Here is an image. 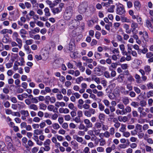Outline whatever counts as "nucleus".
<instances>
[{
  "label": "nucleus",
  "mask_w": 153,
  "mask_h": 153,
  "mask_svg": "<svg viewBox=\"0 0 153 153\" xmlns=\"http://www.w3.org/2000/svg\"><path fill=\"white\" fill-rule=\"evenodd\" d=\"M119 47L120 49L122 51V53H123V55H124L125 53L126 52L125 51V48L124 45L123 44H121L120 45Z\"/></svg>",
  "instance_id": "393cba45"
},
{
  "label": "nucleus",
  "mask_w": 153,
  "mask_h": 153,
  "mask_svg": "<svg viewBox=\"0 0 153 153\" xmlns=\"http://www.w3.org/2000/svg\"><path fill=\"white\" fill-rule=\"evenodd\" d=\"M79 22L76 19L73 20L69 22V25L70 26V28L71 29L76 28L78 26Z\"/></svg>",
  "instance_id": "423d86ee"
},
{
  "label": "nucleus",
  "mask_w": 153,
  "mask_h": 153,
  "mask_svg": "<svg viewBox=\"0 0 153 153\" xmlns=\"http://www.w3.org/2000/svg\"><path fill=\"white\" fill-rule=\"evenodd\" d=\"M40 120L41 119L37 117H35L33 119V121L36 123H39Z\"/></svg>",
  "instance_id": "de8ad7c7"
},
{
  "label": "nucleus",
  "mask_w": 153,
  "mask_h": 153,
  "mask_svg": "<svg viewBox=\"0 0 153 153\" xmlns=\"http://www.w3.org/2000/svg\"><path fill=\"white\" fill-rule=\"evenodd\" d=\"M134 89L135 92L137 94H140L141 92L140 90L137 87H134Z\"/></svg>",
  "instance_id": "603ef678"
},
{
  "label": "nucleus",
  "mask_w": 153,
  "mask_h": 153,
  "mask_svg": "<svg viewBox=\"0 0 153 153\" xmlns=\"http://www.w3.org/2000/svg\"><path fill=\"white\" fill-rule=\"evenodd\" d=\"M52 44V48L51 47H50L49 48V49L50 50V52H53V51H54L55 49V47L56 45L53 42L51 43Z\"/></svg>",
  "instance_id": "c03bdc74"
},
{
  "label": "nucleus",
  "mask_w": 153,
  "mask_h": 153,
  "mask_svg": "<svg viewBox=\"0 0 153 153\" xmlns=\"http://www.w3.org/2000/svg\"><path fill=\"white\" fill-rule=\"evenodd\" d=\"M135 131L134 132H133L131 131V134H137V133H140V132H142V126L140 124H137L136 126V128L134 130Z\"/></svg>",
  "instance_id": "6e6552de"
},
{
  "label": "nucleus",
  "mask_w": 153,
  "mask_h": 153,
  "mask_svg": "<svg viewBox=\"0 0 153 153\" xmlns=\"http://www.w3.org/2000/svg\"><path fill=\"white\" fill-rule=\"evenodd\" d=\"M116 112L117 115H123L125 114L124 111L123 110L121 111L119 109H117L116 110Z\"/></svg>",
  "instance_id": "e433bc0d"
},
{
  "label": "nucleus",
  "mask_w": 153,
  "mask_h": 153,
  "mask_svg": "<svg viewBox=\"0 0 153 153\" xmlns=\"http://www.w3.org/2000/svg\"><path fill=\"white\" fill-rule=\"evenodd\" d=\"M54 108V106L53 105H49L48 106V109L50 111H52Z\"/></svg>",
  "instance_id": "680f3d73"
},
{
  "label": "nucleus",
  "mask_w": 153,
  "mask_h": 153,
  "mask_svg": "<svg viewBox=\"0 0 153 153\" xmlns=\"http://www.w3.org/2000/svg\"><path fill=\"white\" fill-rule=\"evenodd\" d=\"M128 52L129 53H131L132 51V48L133 47V45L131 44H128L127 45Z\"/></svg>",
  "instance_id": "2f4dec72"
},
{
  "label": "nucleus",
  "mask_w": 153,
  "mask_h": 153,
  "mask_svg": "<svg viewBox=\"0 0 153 153\" xmlns=\"http://www.w3.org/2000/svg\"><path fill=\"white\" fill-rule=\"evenodd\" d=\"M33 42V40L32 39H29L26 41L25 43L26 44V45H30L32 44Z\"/></svg>",
  "instance_id": "5fc2aeb1"
},
{
  "label": "nucleus",
  "mask_w": 153,
  "mask_h": 153,
  "mask_svg": "<svg viewBox=\"0 0 153 153\" xmlns=\"http://www.w3.org/2000/svg\"><path fill=\"white\" fill-rule=\"evenodd\" d=\"M139 35L140 36L142 35V37L144 40L146 41H148L149 39V36L147 32L144 30L143 32L140 31L139 32Z\"/></svg>",
  "instance_id": "39448f33"
},
{
  "label": "nucleus",
  "mask_w": 153,
  "mask_h": 153,
  "mask_svg": "<svg viewBox=\"0 0 153 153\" xmlns=\"http://www.w3.org/2000/svg\"><path fill=\"white\" fill-rule=\"evenodd\" d=\"M121 20L122 22L130 23V20L127 17L124 16H122L121 17Z\"/></svg>",
  "instance_id": "ddd939ff"
},
{
  "label": "nucleus",
  "mask_w": 153,
  "mask_h": 153,
  "mask_svg": "<svg viewBox=\"0 0 153 153\" xmlns=\"http://www.w3.org/2000/svg\"><path fill=\"white\" fill-rule=\"evenodd\" d=\"M138 24L137 23L133 21H132V23L131 24V27L132 33H135V32H137L138 31L137 30H136V29L138 28Z\"/></svg>",
  "instance_id": "0eeeda50"
},
{
  "label": "nucleus",
  "mask_w": 153,
  "mask_h": 153,
  "mask_svg": "<svg viewBox=\"0 0 153 153\" xmlns=\"http://www.w3.org/2000/svg\"><path fill=\"white\" fill-rule=\"evenodd\" d=\"M24 48L25 50L26 51L27 53V54L31 53V50L30 49L28 45H25Z\"/></svg>",
  "instance_id": "bb28decb"
},
{
  "label": "nucleus",
  "mask_w": 153,
  "mask_h": 153,
  "mask_svg": "<svg viewBox=\"0 0 153 153\" xmlns=\"http://www.w3.org/2000/svg\"><path fill=\"white\" fill-rule=\"evenodd\" d=\"M83 80L82 76H81L76 78L75 80L76 82L78 84H79Z\"/></svg>",
  "instance_id": "c85d7f7f"
},
{
  "label": "nucleus",
  "mask_w": 153,
  "mask_h": 153,
  "mask_svg": "<svg viewBox=\"0 0 153 153\" xmlns=\"http://www.w3.org/2000/svg\"><path fill=\"white\" fill-rule=\"evenodd\" d=\"M146 26L148 28H149L150 27H151V26H152V24L149 20H147L146 21Z\"/></svg>",
  "instance_id": "a18cd8bd"
},
{
  "label": "nucleus",
  "mask_w": 153,
  "mask_h": 153,
  "mask_svg": "<svg viewBox=\"0 0 153 153\" xmlns=\"http://www.w3.org/2000/svg\"><path fill=\"white\" fill-rule=\"evenodd\" d=\"M29 108L30 109H32L34 111H37L38 110V108L36 105L32 104L29 105Z\"/></svg>",
  "instance_id": "dca6fc26"
},
{
  "label": "nucleus",
  "mask_w": 153,
  "mask_h": 153,
  "mask_svg": "<svg viewBox=\"0 0 153 153\" xmlns=\"http://www.w3.org/2000/svg\"><path fill=\"white\" fill-rule=\"evenodd\" d=\"M39 150L38 147H34L31 149V152L32 153H37Z\"/></svg>",
  "instance_id": "473e14b6"
},
{
  "label": "nucleus",
  "mask_w": 153,
  "mask_h": 153,
  "mask_svg": "<svg viewBox=\"0 0 153 153\" xmlns=\"http://www.w3.org/2000/svg\"><path fill=\"white\" fill-rule=\"evenodd\" d=\"M44 12L45 13V15L46 17H49L51 16V13L50 10L48 7H46L44 9Z\"/></svg>",
  "instance_id": "2eb2a0df"
},
{
  "label": "nucleus",
  "mask_w": 153,
  "mask_h": 153,
  "mask_svg": "<svg viewBox=\"0 0 153 153\" xmlns=\"http://www.w3.org/2000/svg\"><path fill=\"white\" fill-rule=\"evenodd\" d=\"M44 113L41 111H39L37 113V116L40 118H42L44 116Z\"/></svg>",
  "instance_id": "4d7b16f0"
},
{
  "label": "nucleus",
  "mask_w": 153,
  "mask_h": 153,
  "mask_svg": "<svg viewBox=\"0 0 153 153\" xmlns=\"http://www.w3.org/2000/svg\"><path fill=\"white\" fill-rule=\"evenodd\" d=\"M98 107L100 110L101 111H103L105 109V106L100 103H99L98 104Z\"/></svg>",
  "instance_id": "c9c22d12"
},
{
  "label": "nucleus",
  "mask_w": 153,
  "mask_h": 153,
  "mask_svg": "<svg viewBox=\"0 0 153 153\" xmlns=\"http://www.w3.org/2000/svg\"><path fill=\"white\" fill-rule=\"evenodd\" d=\"M37 25L40 27H43L44 26L43 23L41 21H38L36 22Z\"/></svg>",
  "instance_id": "0e129e2a"
},
{
  "label": "nucleus",
  "mask_w": 153,
  "mask_h": 153,
  "mask_svg": "<svg viewBox=\"0 0 153 153\" xmlns=\"http://www.w3.org/2000/svg\"><path fill=\"white\" fill-rule=\"evenodd\" d=\"M144 70L146 73L149 74L151 71L150 67L148 65H146L144 67Z\"/></svg>",
  "instance_id": "6ab92c4d"
},
{
  "label": "nucleus",
  "mask_w": 153,
  "mask_h": 153,
  "mask_svg": "<svg viewBox=\"0 0 153 153\" xmlns=\"http://www.w3.org/2000/svg\"><path fill=\"white\" fill-rule=\"evenodd\" d=\"M74 13V10L71 6L67 7L64 14V17L65 19L69 20L72 16Z\"/></svg>",
  "instance_id": "f257e3e1"
},
{
  "label": "nucleus",
  "mask_w": 153,
  "mask_h": 153,
  "mask_svg": "<svg viewBox=\"0 0 153 153\" xmlns=\"http://www.w3.org/2000/svg\"><path fill=\"white\" fill-rule=\"evenodd\" d=\"M124 55L126 56V61H129L131 60V57L130 55H128V52H126L125 53Z\"/></svg>",
  "instance_id": "37998d69"
},
{
  "label": "nucleus",
  "mask_w": 153,
  "mask_h": 153,
  "mask_svg": "<svg viewBox=\"0 0 153 153\" xmlns=\"http://www.w3.org/2000/svg\"><path fill=\"white\" fill-rule=\"evenodd\" d=\"M19 36L18 33L16 32L15 31L13 33L12 37L13 39H16L18 38Z\"/></svg>",
  "instance_id": "f704fd0d"
},
{
  "label": "nucleus",
  "mask_w": 153,
  "mask_h": 153,
  "mask_svg": "<svg viewBox=\"0 0 153 153\" xmlns=\"http://www.w3.org/2000/svg\"><path fill=\"white\" fill-rule=\"evenodd\" d=\"M14 72L11 70H9L7 72V74L8 76H11L12 75Z\"/></svg>",
  "instance_id": "bf43d9fd"
},
{
  "label": "nucleus",
  "mask_w": 153,
  "mask_h": 153,
  "mask_svg": "<svg viewBox=\"0 0 153 153\" xmlns=\"http://www.w3.org/2000/svg\"><path fill=\"white\" fill-rule=\"evenodd\" d=\"M115 6L114 5H112L110 6V7L108 9V12L110 13H113L114 12V9L115 8Z\"/></svg>",
  "instance_id": "7c9ffc66"
},
{
  "label": "nucleus",
  "mask_w": 153,
  "mask_h": 153,
  "mask_svg": "<svg viewBox=\"0 0 153 153\" xmlns=\"http://www.w3.org/2000/svg\"><path fill=\"white\" fill-rule=\"evenodd\" d=\"M20 33L21 34L26 35L27 33V31L24 29H22L20 30Z\"/></svg>",
  "instance_id": "69168bd1"
},
{
  "label": "nucleus",
  "mask_w": 153,
  "mask_h": 153,
  "mask_svg": "<svg viewBox=\"0 0 153 153\" xmlns=\"http://www.w3.org/2000/svg\"><path fill=\"white\" fill-rule=\"evenodd\" d=\"M134 6L137 10L140 9V4L139 1H134Z\"/></svg>",
  "instance_id": "a211bd4d"
},
{
  "label": "nucleus",
  "mask_w": 153,
  "mask_h": 153,
  "mask_svg": "<svg viewBox=\"0 0 153 153\" xmlns=\"http://www.w3.org/2000/svg\"><path fill=\"white\" fill-rule=\"evenodd\" d=\"M90 105L86 103H85L82 105V107L85 109H89L90 108Z\"/></svg>",
  "instance_id": "774afa93"
},
{
  "label": "nucleus",
  "mask_w": 153,
  "mask_h": 153,
  "mask_svg": "<svg viewBox=\"0 0 153 153\" xmlns=\"http://www.w3.org/2000/svg\"><path fill=\"white\" fill-rule=\"evenodd\" d=\"M84 114L88 117H90L91 116L89 111H84Z\"/></svg>",
  "instance_id": "13d9d810"
},
{
  "label": "nucleus",
  "mask_w": 153,
  "mask_h": 153,
  "mask_svg": "<svg viewBox=\"0 0 153 153\" xmlns=\"http://www.w3.org/2000/svg\"><path fill=\"white\" fill-rule=\"evenodd\" d=\"M122 101L125 105H128L129 102V100L128 97H125L122 98Z\"/></svg>",
  "instance_id": "f8f14e48"
},
{
  "label": "nucleus",
  "mask_w": 153,
  "mask_h": 153,
  "mask_svg": "<svg viewBox=\"0 0 153 153\" xmlns=\"http://www.w3.org/2000/svg\"><path fill=\"white\" fill-rule=\"evenodd\" d=\"M40 90L38 89H34L33 90V93L35 95H37L39 94Z\"/></svg>",
  "instance_id": "a19ab883"
},
{
  "label": "nucleus",
  "mask_w": 153,
  "mask_h": 153,
  "mask_svg": "<svg viewBox=\"0 0 153 153\" xmlns=\"http://www.w3.org/2000/svg\"><path fill=\"white\" fill-rule=\"evenodd\" d=\"M88 7V4L87 3L84 2L81 4L79 6L78 10L79 12L83 14L86 11Z\"/></svg>",
  "instance_id": "f03ea898"
},
{
  "label": "nucleus",
  "mask_w": 153,
  "mask_h": 153,
  "mask_svg": "<svg viewBox=\"0 0 153 153\" xmlns=\"http://www.w3.org/2000/svg\"><path fill=\"white\" fill-rule=\"evenodd\" d=\"M147 97L149 98L153 96V91H150L147 93Z\"/></svg>",
  "instance_id": "ea45409f"
},
{
  "label": "nucleus",
  "mask_w": 153,
  "mask_h": 153,
  "mask_svg": "<svg viewBox=\"0 0 153 153\" xmlns=\"http://www.w3.org/2000/svg\"><path fill=\"white\" fill-rule=\"evenodd\" d=\"M84 122L86 124L87 128H91L92 127V124L88 119H85L84 120Z\"/></svg>",
  "instance_id": "9b49d317"
},
{
  "label": "nucleus",
  "mask_w": 153,
  "mask_h": 153,
  "mask_svg": "<svg viewBox=\"0 0 153 153\" xmlns=\"http://www.w3.org/2000/svg\"><path fill=\"white\" fill-rule=\"evenodd\" d=\"M111 65L109 66L108 67L110 70H112L111 68L115 69L117 66V64L116 63L113 62L111 63Z\"/></svg>",
  "instance_id": "a878e982"
},
{
  "label": "nucleus",
  "mask_w": 153,
  "mask_h": 153,
  "mask_svg": "<svg viewBox=\"0 0 153 153\" xmlns=\"http://www.w3.org/2000/svg\"><path fill=\"white\" fill-rule=\"evenodd\" d=\"M123 110L124 111L125 114L127 113L130 112L131 111V108L129 106H127Z\"/></svg>",
  "instance_id": "cd10ccee"
},
{
  "label": "nucleus",
  "mask_w": 153,
  "mask_h": 153,
  "mask_svg": "<svg viewBox=\"0 0 153 153\" xmlns=\"http://www.w3.org/2000/svg\"><path fill=\"white\" fill-rule=\"evenodd\" d=\"M16 41L19 44V45H18L19 48L20 49L21 48L22 45V40L18 38L16 39Z\"/></svg>",
  "instance_id": "4be33fe9"
},
{
  "label": "nucleus",
  "mask_w": 153,
  "mask_h": 153,
  "mask_svg": "<svg viewBox=\"0 0 153 153\" xmlns=\"http://www.w3.org/2000/svg\"><path fill=\"white\" fill-rule=\"evenodd\" d=\"M18 105L20 108H24L25 106V104L22 102H19V103L18 104Z\"/></svg>",
  "instance_id": "09e8293b"
},
{
  "label": "nucleus",
  "mask_w": 153,
  "mask_h": 153,
  "mask_svg": "<svg viewBox=\"0 0 153 153\" xmlns=\"http://www.w3.org/2000/svg\"><path fill=\"white\" fill-rule=\"evenodd\" d=\"M52 12L54 14L58 13L62 11L61 7H59L54 8L52 9Z\"/></svg>",
  "instance_id": "4468645a"
},
{
  "label": "nucleus",
  "mask_w": 153,
  "mask_h": 153,
  "mask_svg": "<svg viewBox=\"0 0 153 153\" xmlns=\"http://www.w3.org/2000/svg\"><path fill=\"white\" fill-rule=\"evenodd\" d=\"M127 5L128 8H130L133 6V4L131 1H127Z\"/></svg>",
  "instance_id": "3c124183"
},
{
  "label": "nucleus",
  "mask_w": 153,
  "mask_h": 153,
  "mask_svg": "<svg viewBox=\"0 0 153 153\" xmlns=\"http://www.w3.org/2000/svg\"><path fill=\"white\" fill-rule=\"evenodd\" d=\"M129 14L131 16L132 18L133 19H136V16L134 15V11L132 10H130L128 11Z\"/></svg>",
  "instance_id": "b1692460"
},
{
  "label": "nucleus",
  "mask_w": 153,
  "mask_h": 153,
  "mask_svg": "<svg viewBox=\"0 0 153 153\" xmlns=\"http://www.w3.org/2000/svg\"><path fill=\"white\" fill-rule=\"evenodd\" d=\"M71 144L72 145L74 146L76 149H77L78 148V144L76 141H72L71 142Z\"/></svg>",
  "instance_id": "e2e57ef3"
},
{
  "label": "nucleus",
  "mask_w": 153,
  "mask_h": 153,
  "mask_svg": "<svg viewBox=\"0 0 153 153\" xmlns=\"http://www.w3.org/2000/svg\"><path fill=\"white\" fill-rule=\"evenodd\" d=\"M74 138L77 141L80 143H82L83 141V139L82 137H77L76 135L74 136Z\"/></svg>",
  "instance_id": "c756f323"
},
{
  "label": "nucleus",
  "mask_w": 153,
  "mask_h": 153,
  "mask_svg": "<svg viewBox=\"0 0 153 153\" xmlns=\"http://www.w3.org/2000/svg\"><path fill=\"white\" fill-rule=\"evenodd\" d=\"M105 118V115L103 113H100L98 116V118L100 121H104Z\"/></svg>",
  "instance_id": "aec40b11"
},
{
  "label": "nucleus",
  "mask_w": 153,
  "mask_h": 153,
  "mask_svg": "<svg viewBox=\"0 0 153 153\" xmlns=\"http://www.w3.org/2000/svg\"><path fill=\"white\" fill-rule=\"evenodd\" d=\"M47 107L46 105L44 103H41L39 104V109L41 110L45 111Z\"/></svg>",
  "instance_id": "f3484780"
},
{
  "label": "nucleus",
  "mask_w": 153,
  "mask_h": 153,
  "mask_svg": "<svg viewBox=\"0 0 153 153\" xmlns=\"http://www.w3.org/2000/svg\"><path fill=\"white\" fill-rule=\"evenodd\" d=\"M110 51H111L113 54L119 53V51L118 49H116L113 48H111L110 49Z\"/></svg>",
  "instance_id": "72a5a7b5"
},
{
  "label": "nucleus",
  "mask_w": 153,
  "mask_h": 153,
  "mask_svg": "<svg viewBox=\"0 0 153 153\" xmlns=\"http://www.w3.org/2000/svg\"><path fill=\"white\" fill-rule=\"evenodd\" d=\"M134 62L137 65H140L142 64V62L141 60L136 59L134 60Z\"/></svg>",
  "instance_id": "79ce46f5"
},
{
  "label": "nucleus",
  "mask_w": 153,
  "mask_h": 153,
  "mask_svg": "<svg viewBox=\"0 0 153 153\" xmlns=\"http://www.w3.org/2000/svg\"><path fill=\"white\" fill-rule=\"evenodd\" d=\"M21 114L25 117H28L29 115V114L27 110H22L20 111Z\"/></svg>",
  "instance_id": "412c9836"
},
{
  "label": "nucleus",
  "mask_w": 153,
  "mask_h": 153,
  "mask_svg": "<svg viewBox=\"0 0 153 153\" xmlns=\"http://www.w3.org/2000/svg\"><path fill=\"white\" fill-rule=\"evenodd\" d=\"M147 86L148 89H153V83L150 82L147 84Z\"/></svg>",
  "instance_id": "8fccbe9b"
},
{
  "label": "nucleus",
  "mask_w": 153,
  "mask_h": 153,
  "mask_svg": "<svg viewBox=\"0 0 153 153\" xmlns=\"http://www.w3.org/2000/svg\"><path fill=\"white\" fill-rule=\"evenodd\" d=\"M46 3L49 5L50 8H53L54 7L56 4L53 3L50 0H47L45 1Z\"/></svg>",
  "instance_id": "5701e85b"
},
{
  "label": "nucleus",
  "mask_w": 153,
  "mask_h": 153,
  "mask_svg": "<svg viewBox=\"0 0 153 153\" xmlns=\"http://www.w3.org/2000/svg\"><path fill=\"white\" fill-rule=\"evenodd\" d=\"M75 48V44L74 41L71 40L69 44V50L70 51L72 52Z\"/></svg>",
  "instance_id": "1a4fd4ad"
},
{
  "label": "nucleus",
  "mask_w": 153,
  "mask_h": 153,
  "mask_svg": "<svg viewBox=\"0 0 153 153\" xmlns=\"http://www.w3.org/2000/svg\"><path fill=\"white\" fill-rule=\"evenodd\" d=\"M120 24L119 22H115L114 24V27L115 29H117L120 26Z\"/></svg>",
  "instance_id": "338daca9"
},
{
  "label": "nucleus",
  "mask_w": 153,
  "mask_h": 153,
  "mask_svg": "<svg viewBox=\"0 0 153 153\" xmlns=\"http://www.w3.org/2000/svg\"><path fill=\"white\" fill-rule=\"evenodd\" d=\"M126 11L123 5L119 3L116 9V13L119 15H122L125 13Z\"/></svg>",
  "instance_id": "7ed1b4c3"
},
{
  "label": "nucleus",
  "mask_w": 153,
  "mask_h": 153,
  "mask_svg": "<svg viewBox=\"0 0 153 153\" xmlns=\"http://www.w3.org/2000/svg\"><path fill=\"white\" fill-rule=\"evenodd\" d=\"M117 106L120 109H122L123 110L124 109V106L123 104L120 103L118 104L117 105Z\"/></svg>",
  "instance_id": "6e6d98bb"
},
{
  "label": "nucleus",
  "mask_w": 153,
  "mask_h": 153,
  "mask_svg": "<svg viewBox=\"0 0 153 153\" xmlns=\"http://www.w3.org/2000/svg\"><path fill=\"white\" fill-rule=\"evenodd\" d=\"M131 105L134 107L136 108L139 106V103L136 102H132Z\"/></svg>",
  "instance_id": "864d4df0"
},
{
  "label": "nucleus",
  "mask_w": 153,
  "mask_h": 153,
  "mask_svg": "<svg viewBox=\"0 0 153 153\" xmlns=\"http://www.w3.org/2000/svg\"><path fill=\"white\" fill-rule=\"evenodd\" d=\"M146 57L147 59H149L152 57V53L151 52L146 53Z\"/></svg>",
  "instance_id": "49530a36"
},
{
  "label": "nucleus",
  "mask_w": 153,
  "mask_h": 153,
  "mask_svg": "<svg viewBox=\"0 0 153 153\" xmlns=\"http://www.w3.org/2000/svg\"><path fill=\"white\" fill-rule=\"evenodd\" d=\"M59 111L60 113L67 114L69 113V110L67 108H61L59 109Z\"/></svg>",
  "instance_id": "9d476101"
},
{
  "label": "nucleus",
  "mask_w": 153,
  "mask_h": 153,
  "mask_svg": "<svg viewBox=\"0 0 153 153\" xmlns=\"http://www.w3.org/2000/svg\"><path fill=\"white\" fill-rule=\"evenodd\" d=\"M121 67L123 70H125L127 68L128 65L127 64H123L121 65Z\"/></svg>",
  "instance_id": "052dcab7"
},
{
  "label": "nucleus",
  "mask_w": 153,
  "mask_h": 153,
  "mask_svg": "<svg viewBox=\"0 0 153 153\" xmlns=\"http://www.w3.org/2000/svg\"><path fill=\"white\" fill-rule=\"evenodd\" d=\"M127 79L130 82H131L134 81V79L133 78V76L130 74H129V75L127 76Z\"/></svg>",
  "instance_id": "58836bf2"
},
{
  "label": "nucleus",
  "mask_w": 153,
  "mask_h": 153,
  "mask_svg": "<svg viewBox=\"0 0 153 153\" xmlns=\"http://www.w3.org/2000/svg\"><path fill=\"white\" fill-rule=\"evenodd\" d=\"M51 143L50 140L49 139L47 140L44 143V147H41V149H43L44 151H49L51 149L50 146Z\"/></svg>",
  "instance_id": "20e7f679"
},
{
  "label": "nucleus",
  "mask_w": 153,
  "mask_h": 153,
  "mask_svg": "<svg viewBox=\"0 0 153 153\" xmlns=\"http://www.w3.org/2000/svg\"><path fill=\"white\" fill-rule=\"evenodd\" d=\"M140 105L142 107H145L147 105V103L145 100H142L140 102Z\"/></svg>",
  "instance_id": "4c0bfd02"
}]
</instances>
